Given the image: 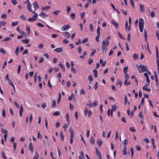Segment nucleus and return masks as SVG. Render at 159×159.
I'll list each match as a JSON object with an SVG mask.
<instances>
[{
    "label": "nucleus",
    "mask_w": 159,
    "mask_h": 159,
    "mask_svg": "<svg viewBox=\"0 0 159 159\" xmlns=\"http://www.w3.org/2000/svg\"><path fill=\"white\" fill-rule=\"evenodd\" d=\"M93 72L94 73V76L95 78H97L98 77L97 75V71L95 69L93 70Z\"/></svg>",
    "instance_id": "nucleus-21"
},
{
    "label": "nucleus",
    "mask_w": 159,
    "mask_h": 159,
    "mask_svg": "<svg viewBox=\"0 0 159 159\" xmlns=\"http://www.w3.org/2000/svg\"><path fill=\"white\" fill-rule=\"evenodd\" d=\"M1 132L2 133L7 134V130L4 129L3 128L1 129Z\"/></svg>",
    "instance_id": "nucleus-48"
},
{
    "label": "nucleus",
    "mask_w": 159,
    "mask_h": 159,
    "mask_svg": "<svg viewBox=\"0 0 159 159\" xmlns=\"http://www.w3.org/2000/svg\"><path fill=\"white\" fill-rule=\"evenodd\" d=\"M71 7L70 6H67L66 11L68 13L70 10Z\"/></svg>",
    "instance_id": "nucleus-54"
},
{
    "label": "nucleus",
    "mask_w": 159,
    "mask_h": 159,
    "mask_svg": "<svg viewBox=\"0 0 159 159\" xmlns=\"http://www.w3.org/2000/svg\"><path fill=\"white\" fill-rule=\"evenodd\" d=\"M144 21L143 20L140 18L139 19V27L140 32H142L143 31L144 27Z\"/></svg>",
    "instance_id": "nucleus-2"
},
{
    "label": "nucleus",
    "mask_w": 159,
    "mask_h": 159,
    "mask_svg": "<svg viewBox=\"0 0 159 159\" xmlns=\"http://www.w3.org/2000/svg\"><path fill=\"white\" fill-rule=\"evenodd\" d=\"M102 48L103 52L105 53L107 50V48L106 42L104 40H103L102 41Z\"/></svg>",
    "instance_id": "nucleus-3"
},
{
    "label": "nucleus",
    "mask_w": 159,
    "mask_h": 159,
    "mask_svg": "<svg viewBox=\"0 0 159 159\" xmlns=\"http://www.w3.org/2000/svg\"><path fill=\"white\" fill-rule=\"evenodd\" d=\"M156 36L157 37V40H159V33L158 31H156Z\"/></svg>",
    "instance_id": "nucleus-64"
},
{
    "label": "nucleus",
    "mask_w": 159,
    "mask_h": 159,
    "mask_svg": "<svg viewBox=\"0 0 159 159\" xmlns=\"http://www.w3.org/2000/svg\"><path fill=\"white\" fill-rule=\"evenodd\" d=\"M11 2L14 5H16L17 3L16 0H11Z\"/></svg>",
    "instance_id": "nucleus-61"
},
{
    "label": "nucleus",
    "mask_w": 159,
    "mask_h": 159,
    "mask_svg": "<svg viewBox=\"0 0 159 159\" xmlns=\"http://www.w3.org/2000/svg\"><path fill=\"white\" fill-rule=\"evenodd\" d=\"M87 54V52L86 51L84 52L83 54V56H80V58L84 59V57Z\"/></svg>",
    "instance_id": "nucleus-26"
},
{
    "label": "nucleus",
    "mask_w": 159,
    "mask_h": 159,
    "mask_svg": "<svg viewBox=\"0 0 159 159\" xmlns=\"http://www.w3.org/2000/svg\"><path fill=\"white\" fill-rule=\"evenodd\" d=\"M88 38H86L83 40H82V42L83 44L84 43L88 41Z\"/></svg>",
    "instance_id": "nucleus-42"
},
{
    "label": "nucleus",
    "mask_w": 159,
    "mask_h": 159,
    "mask_svg": "<svg viewBox=\"0 0 159 159\" xmlns=\"http://www.w3.org/2000/svg\"><path fill=\"white\" fill-rule=\"evenodd\" d=\"M93 62V60L90 58H89L88 60V63L89 64H90Z\"/></svg>",
    "instance_id": "nucleus-57"
},
{
    "label": "nucleus",
    "mask_w": 159,
    "mask_h": 159,
    "mask_svg": "<svg viewBox=\"0 0 159 159\" xmlns=\"http://www.w3.org/2000/svg\"><path fill=\"white\" fill-rule=\"evenodd\" d=\"M118 34L119 35V36L121 39H125V38L120 33L118 32Z\"/></svg>",
    "instance_id": "nucleus-37"
},
{
    "label": "nucleus",
    "mask_w": 159,
    "mask_h": 159,
    "mask_svg": "<svg viewBox=\"0 0 159 159\" xmlns=\"http://www.w3.org/2000/svg\"><path fill=\"white\" fill-rule=\"evenodd\" d=\"M144 36L145 41L147 42V32L145 30H144Z\"/></svg>",
    "instance_id": "nucleus-17"
},
{
    "label": "nucleus",
    "mask_w": 159,
    "mask_h": 159,
    "mask_svg": "<svg viewBox=\"0 0 159 159\" xmlns=\"http://www.w3.org/2000/svg\"><path fill=\"white\" fill-rule=\"evenodd\" d=\"M59 66L61 67V68L62 69L63 71H65V67L61 63H60L59 64Z\"/></svg>",
    "instance_id": "nucleus-24"
},
{
    "label": "nucleus",
    "mask_w": 159,
    "mask_h": 159,
    "mask_svg": "<svg viewBox=\"0 0 159 159\" xmlns=\"http://www.w3.org/2000/svg\"><path fill=\"white\" fill-rule=\"evenodd\" d=\"M63 34H64V35L65 36L67 37L68 38L70 37V34L67 32H65L63 33Z\"/></svg>",
    "instance_id": "nucleus-16"
},
{
    "label": "nucleus",
    "mask_w": 159,
    "mask_h": 159,
    "mask_svg": "<svg viewBox=\"0 0 159 159\" xmlns=\"http://www.w3.org/2000/svg\"><path fill=\"white\" fill-rule=\"evenodd\" d=\"M137 69L139 73H141L142 71H147L148 70L147 67L146 66L140 65V66H139L138 65H136Z\"/></svg>",
    "instance_id": "nucleus-1"
},
{
    "label": "nucleus",
    "mask_w": 159,
    "mask_h": 159,
    "mask_svg": "<svg viewBox=\"0 0 159 159\" xmlns=\"http://www.w3.org/2000/svg\"><path fill=\"white\" fill-rule=\"evenodd\" d=\"M35 156L33 157V159H38L39 157V155L38 154V153L36 152H35Z\"/></svg>",
    "instance_id": "nucleus-25"
},
{
    "label": "nucleus",
    "mask_w": 159,
    "mask_h": 159,
    "mask_svg": "<svg viewBox=\"0 0 159 159\" xmlns=\"http://www.w3.org/2000/svg\"><path fill=\"white\" fill-rule=\"evenodd\" d=\"M37 78V74L36 73H34V82H35V83H36V82Z\"/></svg>",
    "instance_id": "nucleus-40"
},
{
    "label": "nucleus",
    "mask_w": 159,
    "mask_h": 159,
    "mask_svg": "<svg viewBox=\"0 0 159 159\" xmlns=\"http://www.w3.org/2000/svg\"><path fill=\"white\" fill-rule=\"evenodd\" d=\"M19 46H18L17 47V48L16 49V51H15V53L16 54V55H18V53L19 52Z\"/></svg>",
    "instance_id": "nucleus-28"
},
{
    "label": "nucleus",
    "mask_w": 159,
    "mask_h": 159,
    "mask_svg": "<svg viewBox=\"0 0 159 159\" xmlns=\"http://www.w3.org/2000/svg\"><path fill=\"white\" fill-rule=\"evenodd\" d=\"M128 143V140L127 139H125L122 142V143L123 145V146L124 148L126 147V144Z\"/></svg>",
    "instance_id": "nucleus-13"
},
{
    "label": "nucleus",
    "mask_w": 159,
    "mask_h": 159,
    "mask_svg": "<svg viewBox=\"0 0 159 159\" xmlns=\"http://www.w3.org/2000/svg\"><path fill=\"white\" fill-rule=\"evenodd\" d=\"M129 130L130 131L134 132H135L136 131L134 129V128L133 127H130L129 128Z\"/></svg>",
    "instance_id": "nucleus-62"
},
{
    "label": "nucleus",
    "mask_w": 159,
    "mask_h": 159,
    "mask_svg": "<svg viewBox=\"0 0 159 159\" xmlns=\"http://www.w3.org/2000/svg\"><path fill=\"white\" fill-rule=\"evenodd\" d=\"M149 85L148 84H146L143 87V90H145L148 91H150L151 89L149 88H148L147 87Z\"/></svg>",
    "instance_id": "nucleus-5"
},
{
    "label": "nucleus",
    "mask_w": 159,
    "mask_h": 159,
    "mask_svg": "<svg viewBox=\"0 0 159 159\" xmlns=\"http://www.w3.org/2000/svg\"><path fill=\"white\" fill-rule=\"evenodd\" d=\"M21 66L20 65H19L18 66V68L17 69V72L18 73V74L20 73V71Z\"/></svg>",
    "instance_id": "nucleus-56"
},
{
    "label": "nucleus",
    "mask_w": 159,
    "mask_h": 159,
    "mask_svg": "<svg viewBox=\"0 0 159 159\" xmlns=\"http://www.w3.org/2000/svg\"><path fill=\"white\" fill-rule=\"evenodd\" d=\"M29 149L31 152H33V146L32 143L30 142L29 143Z\"/></svg>",
    "instance_id": "nucleus-9"
},
{
    "label": "nucleus",
    "mask_w": 159,
    "mask_h": 159,
    "mask_svg": "<svg viewBox=\"0 0 159 159\" xmlns=\"http://www.w3.org/2000/svg\"><path fill=\"white\" fill-rule=\"evenodd\" d=\"M60 114V112L58 111H57L53 113V115L54 116H58Z\"/></svg>",
    "instance_id": "nucleus-33"
},
{
    "label": "nucleus",
    "mask_w": 159,
    "mask_h": 159,
    "mask_svg": "<svg viewBox=\"0 0 159 159\" xmlns=\"http://www.w3.org/2000/svg\"><path fill=\"white\" fill-rule=\"evenodd\" d=\"M139 6H140V11H141L142 10L143 11L144 10V7L143 6H142L140 4H139Z\"/></svg>",
    "instance_id": "nucleus-41"
},
{
    "label": "nucleus",
    "mask_w": 159,
    "mask_h": 159,
    "mask_svg": "<svg viewBox=\"0 0 159 159\" xmlns=\"http://www.w3.org/2000/svg\"><path fill=\"white\" fill-rule=\"evenodd\" d=\"M129 26L128 27V31H129L130 30V24H131V18L130 17H129Z\"/></svg>",
    "instance_id": "nucleus-19"
},
{
    "label": "nucleus",
    "mask_w": 159,
    "mask_h": 159,
    "mask_svg": "<svg viewBox=\"0 0 159 159\" xmlns=\"http://www.w3.org/2000/svg\"><path fill=\"white\" fill-rule=\"evenodd\" d=\"M38 15L37 14H34L33 16V17L31 18H30L28 19V21L30 22L34 21H35Z\"/></svg>",
    "instance_id": "nucleus-4"
},
{
    "label": "nucleus",
    "mask_w": 159,
    "mask_h": 159,
    "mask_svg": "<svg viewBox=\"0 0 159 159\" xmlns=\"http://www.w3.org/2000/svg\"><path fill=\"white\" fill-rule=\"evenodd\" d=\"M69 123L68 124H65L63 125V128L64 129L65 131H66V129L67 128L68 125H69Z\"/></svg>",
    "instance_id": "nucleus-35"
},
{
    "label": "nucleus",
    "mask_w": 159,
    "mask_h": 159,
    "mask_svg": "<svg viewBox=\"0 0 159 159\" xmlns=\"http://www.w3.org/2000/svg\"><path fill=\"white\" fill-rule=\"evenodd\" d=\"M100 28L99 26H98V28L97 29V34L100 35Z\"/></svg>",
    "instance_id": "nucleus-52"
},
{
    "label": "nucleus",
    "mask_w": 159,
    "mask_h": 159,
    "mask_svg": "<svg viewBox=\"0 0 159 159\" xmlns=\"http://www.w3.org/2000/svg\"><path fill=\"white\" fill-rule=\"evenodd\" d=\"M78 52L80 54L82 51V48L80 46H79L78 48Z\"/></svg>",
    "instance_id": "nucleus-60"
},
{
    "label": "nucleus",
    "mask_w": 159,
    "mask_h": 159,
    "mask_svg": "<svg viewBox=\"0 0 159 159\" xmlns=\"http://www.w3.org/2000/svg\"><path fill=\"white\" fill-rule=\"evenodd\" d=\"M51 7L50 6H45L44 7L42 8V10H48Z\"/></svg>",
    "instance_id": "nucleus-29"
},
{
    "label": "nucleus",
    "mask_w": 159,
    "mask_h": 159,
    "mask_svg": "<svg viewBox=\"0 0 159 159\" xmlns=\"http://www.w3.org/2000/svg\"><path fill=\"white\" fill-rule=\"evenodd\" d=\"M63 51V48H58L54 49V51L57 52H61Z\"/></svg>",
    "instance_id": "nucleus-11"
},
{
    "label": "nucleus",
    "mask_w": 159,
    "mask_h": 159,
    "mask_svg": "<svg viewBox=\"0 0 159 159\" xmlns=\"http://www.w3.org/2000/svg\"><path fill=\"white\" fill-rule=\"evenodd\" d=\"M131 84L130 82L127 81V80H125L124 82V84L125 85H129Z\"/></svg>",
    "instance_id": "nucleus-27"
},
{
    "label": "nucleus",
    "mask_w": 159,
    "mask_h": 159,
    "mask_svg": "<svg viewBox=\"0 0 159 159\" xmlns=\"http://www.w3.org/2000/svg\"><path fill=\"white\" fill-rule=\"evenodd\" d=\"M127 148L126 147H124V149H123L122 150V152L124 155H125L126 154H127Z\"/></svg>",
    "instance_id": "nucleus-14"
},
{
    "label": "nucleus",
    "mask_w": 159,
    "mask_h": 159,
    "mask_svg": "<svg viewBox=\"0 0 159 159\" xmlns=\"http://www.w3.org/2000/svg\"><path fill=\"white\" fill-rule=\"evenodd\" d=\"M43 44L42 43H41L38 46V48L40 49H42L43 47Z\"/></svg>",
    "instance_id": "nucleus-63"
},
{
    "label": "nucleus",
    "mask_w": 159,
    "mask_h": 159,
    "mask_svg": "<svg viewBox=\"0 0 159 159\" xmlns=\"http://www.w3.org/2000/svg\"><path fill=\"white\" fill-rule=\"evenodd\" d=\"M134 60H136L139 58V56L137 54H134L133 56Z\"/></svg>",
    "instance_id": "nucleus-22"
},
{
    "label": "nucleus",
    "mask_w": 159,
    "mask_h": 159,
    "mask_svg": "<svg viewBox=\"0 0 159 159\" xmlns=\"http://www.w3.org/2000/svg\"><path fill=\"white\" fill-rule=\"evenodd\" d=\"M60 11L56 10L54 12H53V13L57 15Z\"/></svg>",
    "instance_id": "nucleus-55"
},
{
    "label": "nucleus",
    "mask_w": 159,
    "mask_h": 159,
    "mask_svg": "<svg viewBox=\"0 0 159 159\" xmlns=\"http://www.w3.org/2000/svg\"><path fill=\"white\" fill-rule=\"evenodd\" d=\"M39 16H42L43 18H45L48 16L45 13H44L42 11L39 14Z\"/></svg>",
    "instance_id": "nucleus-12"
},
{
    "label": "nucleus",
    "mask_w": 159,
    "mask_h": 159,
    "mask_svg": "<svg viewBox=\"0 0 159 159\" xmlns=\"http://www.w3.org/2000/svg\"><path fill=\"white\" fill-rule=\"evenodd\" d=\"M28 50L27 49H26L23 51V52H22V54H27L28 53Z\"/></svg>",
    "instance_id": "nucleus-59"
},
{
    "label": "nucleus",
    "mask_w": 159,
    "mask_h": 159,
    "mask_svg": "<svg viewBox=\"0 0 159 159\" xmlns=\"http://www.w3.org/2000/svg\"><path fill=\"white\" fill-rule=\"evenodd\" d=\"M60 136L61 138L62 141H63L64 139V136L63 135L62 131H61L60 133Z\"/></svg>",
    "instance_id": "nucleus-34"
},
{
    "label": "nucleus",
    "mask_w": 159,
    "mask_h": 159,
    "mask_svg": "<svg viewBox=\"0 0 159 159\" xmlns=\"http://www.w3.org/2000/svg\"><path fill=\"white\" fill-rule=\"evenodd\" d=\"M31 7L32 6L30 3L29 4H28L27 8L28 10L30 11H32V10H31Z\"/></svg>",
    "instance_id": "nucleus-23"
},
{
    "label": "nucleus",
    "mask_w": 159,
    "mask_h": 159,
    "mask_svg": "<svg viewBox=\"0 0 159 159\" xmlns=\"http://www.w3.org/2000/svg\"><path fill=\"white\" fill-rule=\"evenodd\" d=\"M111 23L115 27V28L116 29L118 28L119 27V25L118 23L116 22L115 21L113 20L111 21Z\"/></svg>",
    "instance_id": "nucleus-10"
},
{
    "label": "nucleus",
    "mask_w": 159,
    "mask_h": 159,
    "mask_svg": "<svg viewBox=\"0 0 159 159\" xmlns=\"http://www.w3.org/2000/svg\"><path fill=\"white\" fill-rule=\"evenodd\" d=\"M75 132L74 131H72L71 133H70V138H73V137L74 135Z\"/></svg>",
    "instance_id": "nucleus-51"
},
{
    "label": "nucleus",
    "mask_w": 159,
    "mask_h": 159,
    "mask_svg": "<svg viewBox=\"0 0 159 159\" xmlns=\"http://www.w3.org/2000/svg\"><path fill=\"white\" fill-rule=\"evenodd\" d=\"M2 157L4 159H7L5 155V153L2 152Z\"/></svg>",
    "instance_id": "nucleus-58"
},
{
    "label": "nucleus",
    "mask_w": 159,
    "mask_h": 159,
    "mask_svg": "<svg viewBox=\"0 0 159 159\" xmlns=\"http://www.w3.org/2000/svg\"><path fill=\"white\" fill-rule=\"evenodd\" d=\"M90 142L93 144L94 143V139H93L92 136L90 139Z\"/></svg>",
    "instance_id": "nucleus-49"
},
{
    "label": "nucleus",
    "mask_w": 159,
    "mask_h": 159,
    "mask_svg": "<svg viewBox=\"0 0 159 159\" xmlns=\"http://www.w3.org/2000/svg\"><path fill=\"white\" fill-rule=\"evenodd\" d=\"M1 17L2 19H6L7 17V15L6 14H4L1 15Z\"/></svg>",
    "instance_id": "nucleus-47"
},
{
    "label": "nucleus",
    "mask_w": 159,
    "mask_h": 159,
    "mask_svg": "<svg viewBox=\"0 0 159 159\" xmlns=\"http://www.w3.org/2000/svg\"><path fill=\"white\" fill-rule=\"evenodd\" d=\"M11 39V38L10 37H7L6 39H4L2 40L3 41H7Z\"/></svg>",
    "instance_id": "nucleus-36"
},
{
    "label": "nucleus",
    "mask_w": 159,
    "mask_h": 159,
    "mask_svg": "<svg viewBox=\"0 0 159 159\" xmlns=\"http://www.w3.org/2000/svg\"><path fill=\"white\" fill-rule=\"evenodd\" d=\"M86 106H89V107H93V104L91 103L90 101H89L86 104Z\"/></svg>",
    "instance_id": "nucleus-18"
},
{
    "label": "nucleus",
    "mask_w": 159,
    "mask_h": 159,
    "mask_svg": "<svg viewBox=\"0 0 159 159\" xmlns=\"http://www.w3.org/2000/svg\"><path fill=\"white\" fill-rule=\"evenodd\" d=\"M66 118L67 120L68 123H70V118L69 116V114L68 113H67L66 114Z\"/></svg>",
    "instance_id": "nucleus-30"
},
{
    "label": "nucleus",
    "mask_w": 159,
    "mask_h": 159,
    "mask_svg": "<svg viewBox=\"0 0 159 159\" xmlns=\"http://www.w3.org/2000/svg\"><path fill=\"white\" fill-rule=\"evenodd\" d=\"M70 16L71 18L74 20L75 18V14L74 13H72L70 14Z\"/></svg>",
    "instance_id": "nucleus-38"
},
{
    "label": "nucleus",
    "mask_w": 159,
    "mask_h": 159,
    "mask_svg": "<svg viewBox=\"0 0 159 159\" xmlns=\"http://www.w3.org/2000/svg\"><path fill=\"white\" fill-rule=\"evenodd\" d=\"M0 52L2 53L3 54H4L6 53L5 51L2 48H1L0 49Z\"/></svg>",
    "instance_id": "nucleus-44"
},
{
    "label": "nucleus",
    "mask_w": 159,
    "mask_h": 159,
    "mask_svg": "<svg viewBox=\"0 0 159 159\" xmlns=\"http://www.w3.org/2000/svg\"><path fill=\"white\" fill-rule=\"evenodd\" d=\"M40 131H39L38 133V136L37 138L40 139H41L42 137V136L40 134Z\"/></svg>",
    "instance_id": "nucleus-45"
},
{
    "label": "nucleus",
    "mask_w": 159,
    "mask_h": 159,
    "mask_svg": "<svg viewBox=\"0 0 159 159\" xmlns=\"http://www.w3.org/2000/svg\"><path fill=\"white\" fill-rule=\"evenodd\" d=\"M112 108L111 109V116H112L113 114V111H115L117 108V107L115 105H113L112 106Z\"/></svg>",
    "instance_id": "nucleus-6"
},
{
    "label": "nucleus",
    "mask_w": 159,
    "mask_h": 159,
    "mask_svg": "<svg viewBox=\"0 0 159 159\" xmlns=\"http://www.w3.org/2000/svg\"><path fill=\"white\" fill-rule=\"evenodd\" d=\"M125 97V102L124 103L125 104H126L127 102V97L126 95L124 96Z\"/></svg>",
    "instance_id": "nucleus-46"
},
{
    "label": "nucleus",
    "mask_w": 159,
    "mask_h": 159,
    "mask_svg": "<svg viewBox=\"0 0 159 159\" xmlns=\"http://www.w3.org/2000/svg\"><path fill=\"white\" fill-rule=\"evenodd\" d=\"M6 22L5 21H0V24L2 25V26H5V25L6 24Z\"/></svg>",
    "instance_id": "nucleus-50"
},
{
    "label": "nucleus",
    "mask_w": 159,
    "mask_h": 159,
    "mask_svg": "<svg viewBox=\"0 0 159 159\" xmlns=\"http://www.w3.org/2000/svg\"><path fill=\"white\" fill-rule=\"evenodd\" d=\"M20 110L19 111L20 112V116H22V112L23 111V109L22 107V105H21L20 107Z\"/></svg>",
    "instance_id": "nucleus-15"
},
{
    "label": "nucleus",
    "mask_w": 159,
    "mask_h": 159,
    "mask_svg": "<svg viewBox=\"0 0 159 159\" xmlns=\"http://www.w3.org/2000/svg\"><path fill=\"white\" fill-rule=\"evenodd\" d=\"M29 39H23L22 40V42L24 43H28L29 42Z\"/></svg>",
    "instance_id": "nucleus-31"
},
{
    "label": "nucleus",
    "mask_w": 159,
    "mask_h": 159,
    "mask_svg": "<svg viewBox=\"0 0 159 159\" xmlns=\"http://www.w3.org/2000/svg\"><path fill=\"white\" fill-rule=\"evenodd\" d=\"M32 5L34 7L35 10H37L39 8V6L38 5V4L36 2H34L32 4Z\"/></svg>",
    "instance_id": "nucleus-8"
},
{
    "label": "nucleus",
    "mask_w": 159,
    "mask_h": 159,
    "mask_svg": "<svg viewBox=\"0 0 159 159\" xmlns=\"http://www.w3.org/2000/svg\"><path fill=\"white\" fill-rule=\"evenodd\" d=\"M18 24V22L17 21L13 22H12L11 24L12 26H14L17 25Z\"/></svg>",
    "instance_id": "nucleus-43"
},
{
    "label": "nucleus",
    "mask_w": 159,
    "mask_h": 159,
    "mask_svg": "<svg viewBox=\"0 0 159 159\" xmlns=\"http://www.w3.org/2000/svg\"><path fill=\"white\" fill-rule=\"evenodd\" d=\"M128 69V66H126L124 67L123 69L124 72V74H126L127 73V70Z\"/></svg>",
    "instance_id": "nucleus-32"
},
{
    "label": "nucleus",
    "mask_w": 159,
    "mask_h": 159,
    "mask_svg": "<svg viewBox=\"0 0 159 159\" xmlns=\"http://www.w3.org/2000/svg\"><path fill=\"white\" fill-rule=\"evenodd\" d=\"M97 142L98 143L99 146H100L102 145V143H103V142L102 141H101L100 139H98L97 140Z\"/></svg>",
    "instance_id": "nucleus-20"
},
{
    "label": "nucleus",
    "mask_w": 159,
    "mask_h": 159,
    "mask_svg": "<svg viewBox=\"0 0 159 159\" xmlns=\"http://www.w3.org/2000/svg\"><path fill=\"white\" fill-rule=\"evenodd\" d=\"M100 36V35L97 34L95 40L97 42H98L99 41V38Z\"/></svg>",
    "instance_id": "nucleus-53"
},
{
    "label": "nucleus",
    "mask_w": 159,
    "mask_h": 159,
    "mask_svg": "<svg viewBox=\"0 0 159 159\" xmlns=\"http://www.w3.org/2000/svg\"><path fill=\"white\" fill-rule=\"evenodd\" d=\"M70 27V26L68 24L66 25H65L63 26L62 28V29L63 31L67 30Z\"/></svg>",
    "instance_id": "nucleus-7"
},
{
    "label": "nucleus",
    "mask_w": 159,
    "mask_h": 159,
    "mask_svg": "<svg viewBox=\"0 0 159 159\" xmlns=\"http://www.w3.org/2000/svg\"><path fill=\"white\" fill-rule=\"evenodd\" d=\"M96 153L98 157H99L100 156H102L101 155V153L100 152V151L98 150L96 151Z\"/></svg>",
    "instance_id": "nucleus-39"
}]
</instances>
